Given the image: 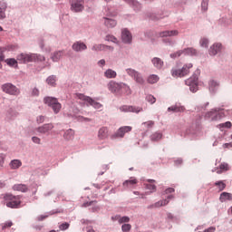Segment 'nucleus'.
<instances>
[{
  "instance_id": "obj_55",
  "label": "nucleus",
  "mask_w": 232,
  "mask_h": 232,
  "mask_svg": "<svg viewBox=\"0 0 232 232\" xmlns=\"http://www.w3.org/2000/svg\"><path fill=\"white\" fill-rule=\"evenodd\" d=\"M169 193H175V188H169L165 190V195H169Z\"/></svg>"
},
{
  "instance_id": "obj_47",
  "label": "nucleus",
  "mask_w": 232,
  "mask_h": 232,
  "mask_svg": "<svg viewBox=\"0 0 232 232\" xmlns=\"http://www.w3.org/2000/svg\"><path fill=\"white\" fill-rule=\"evenodd\" d=\"M5 51H6V47H0V62L5 61Z\"/></svg>"
},
{
  "instance_id": "obj_15",
  "label": "nucleus",
  "mask_w": 232,
  "mask_h": 232,
  "mask_svg": "<svg viewBox=\"0 0 232 232\" xmlns=\"http://www.w3.org/2000/svg\"><path fill=\"white\" fill-rule=\"evenodd\" d=\"M53 128V124L46 123V124H44L43 126L36 128V131H38V133H42L43 135H44L52 131Z\"/></svg>"
},
{
  "instance_id": "obj_58",
  "label": "nucleus",
  "mask_w": 232,
  "mask_h": 232,
  "mask_svg": "<svg viewBox=\"0 0 232 232\" xmlns=\"http://www.w3.org/2000/svg\"><path fill=\"white\" fill-rule=\"evenodd\" d=\"M5 154L1 153L0 154V165H2V166H4V164H5Z\"/></svg>"
},
{
  "instance_id": "obj_2",
  "label": "nucleus",
  "mask_w": 232,
  "mask_h": 232,
  "mask_svg": "<svg viewBox=\"0 0 232 232\" xmlns=\"http://www.w3.org/2000/svg\"><path fill=\"white\" fill-rule=\"evenodd\" d=\"M226 111L224 109L216 108L212 109L210 111L206 113L207 119H211V121H218L226 117Z\"/></svg>"
},
{
  "instance_id": "obj_7",
  "label": "nucleus",
  "mask_w": 232,
  "mask_h": 232,
  "mask_svg": "<svg viewBox=\"0 0 232 232\" xmlns=\"http://www.w3.org/2000/svg\"><path fill=\"white\" fill-rule=\"evenodd\" d=\"M2 90L9 95H19L21 93V91L12 83H5L2 85Z\"/></svg>"
},
{
  "instance_id": "obj_1",
  "label": "nucleus",
  "mask_w": 232,
  "mask_h": 232,
  "mask_svg": "<svg viewBox=\"0 0 232 232\" xmlns=\"http://www.w3.org/2000/svg\"><path fill=\"white\" fill-rule=\"evenodd\" d=\"M4 200L7 208L12 209H17L21 206V196H14L12 194H5L4 196Z\"/></svg>"
},
{
  "instance_id": "obj_20",
  "label": "nucleus",
  "mask_w": 232,
  "mask_h": 232,
  "mask_svg": "<svg viewBox=\"0 0 232 232\" xmlns=\"http://www.w3.org/2000/svg\"><path fill=\"white\" fill-rule=\"evenodd\" d=\"M86 48H88V46H86V44L82 42H75L72 44V50L74 52H82V51L86 50Z\"/></svg>"
},
{
  "instance_id": "obj_3",
  "label": "nucleus",
  "mask_w": 232,
  "mask_h": 232,
  "mask_svg": "<svg viewBox=\"0 0 232 232\" xmlns=\"http://www.w3.org/2000/svg\"><path fill=\"white\" fill-rule=\"evenodd\" d=\"M44 102V104H47V106H50L54 113H59L61 111L62 105L59 103L57 98L45 97Z\"/></svg>"
},
{
  "instance_id": "obj_36",
  "label": "nucleus",
  "mask_w": 232,
  "mask_h": 232,
  "mask_svg": "<svg viewBox=\"0 0 232 232\" xmlns=\"http://www.w3.org/2000/svg\"><path fill=\"white\" fill-rule=\"evenodd\" d=\"M162 139V133L160 132H155L150 136V140L157 142Z\"/></svg>"
},
{
  "instance_id": "obj_43",
  "label": "nucleus",
  "mask_w": 232,
  "mask_h": 232,
  "mask_svg": "<svg viewBox=\"0 0 232 232\" xmlns=\"http://www.w3.org/2000/svg\"><path fill=\"white\" fill-rule=\"evenodd\" d=\"M215 186H218L219 191H224V189H226V183H224L223 181L216 182Z\"/></svg>"
},
{
  "instance_id": "obj_63",
  "label": "nucleus",
  "mask_w": 232,
  "mask_h": 232,
  "mask_svg": "<svg viewBox=\"0 0 232 232\" xmlns=\"http://www.w3.org/2000/svg\"><path fill=\"white\" fill-rule=\"evenodd\" d=\"M6 186V184L3 181H0V189H3V188H5Z\"/></svg>"
},
{
  "instance_id": "obj_57",
  "label": "nucleus",
  "mask_w": 232,
  "mask_h": 232,
  "mask_svg": "<svg viewBox=\"0 0 232 232\" xmlns=\"http://www.w3.org/2000/svg\"><path fill=\"white\" fill-rule=\"evenodd\" d=\"M201 7L202 9L206 12V10H208V2H206V0H203L202 4H201Z\"/></svg>"
},
{
  "instance_id": "obj_62",
  "label": "nucleus",
  "mask_w": 232,
  "mask_h": 232,
  "mask_svg": "<svg viewBox=\"0 0 232 232\" xmlns=\"http://www.w3.org/2000/svg\"><path fill=\"white\" fill-rule=\"evenodd\" d=\"M167 217H168V218H169L170 220H173V218H174L173 214H171V213H168V214H167Z\"/></svg>"
},
{
  "instance_id": "obj_25",
  "label": "nucleus",
  "mask_w": 232,
  "mask_h": 232,
  "mask_svg": "<svg viewBox=\"0 0 232 232\" xmlns=\"http://www.w3.org/2000/svg\"><path fill=\"white\" fill-rule=\"evenodd\" d=\"M177 35H179V32L177 30L163 31L160 33V37H175Z\"/></svg>"
},
{
  "instance_id": "obj_26",
  "label": "nucleus",
  "mask_w": 232,
  "mask_h": 232,
  "mask_svg": "<svg viewBox=\"0 0 232 232\" xmlns=\"http://www.w3.org/2000/svg\"><path fill=\"white\" fill-rule=\"evenodd\" d=\"M63 57H64V51H57V52L53 53L51 59L53 61V63H57L59 61H61V59H63Z\"/></svg>"
},
{
  "instance_id": "obj_10",
  "label": "nucleus",
  "mask_w": 232,
  "mask_h": 232,
  "mask_svg": "<svg viewBox=\"0 0 232 232\" xmlns=\"http://www.w3.org/2000/svg\"><path fill=\"white\" fill-rule=\"evenodd\" d=\"M198 79L197 77H190L185 81L187 86H189L190 92L195 93L198 90Z\"/></svg>"
},
{
  "instance_id": "obj_37",
  "label": "nucleus",
  "mask_w": 232,
  "mask_h": 232,
  "mask_svg": "<svg viewBox=\"0 0 232 232\" xmlns=\"http://www.w3.org/2000/svg\"><path fill=\"white\" fill-rule=\"evenodd\" d=\"M219 84L218 82H215V80H212L209 82V90L210 92H215L217 88H218Z\"/></svg>"
},
{
  "instance_id": "obj_30",
  "label": "nucleus",
  "mask_w": 232,
  "mask_h": 232,
  "mask_svg": "<svg viewBox=\"0 0 232 232\" xmlns=\"http://www.w3.org/2000/svg\"><path fill=\"white\" fill-rule=\"evenodd\" d=\"M152 64L155 66V68H157L158 70H160V68L164 66V62L160 60V58L155 57L152 59Z\"/></svg>"
},
{
  "instance_id": "obj_4",
  "label": "nucleus",
  "mask_w": 232,
  "mask_h": 232,
  "mask_svg": "<svg viewBox=\"0 0 232 232\" xmlns=\"http://www.w3.org/2000/svg\"><path fill=\"white\" fill-rule=\"evenodd\" d=\"M76 96L78 99H80V101L87 102V106H92V108H95V110H101V107L102 106V104H101L99 102H96L90 96H86L82 93H78Z\"/></svg>"
},
{
  "instance_id": "obj_19",
  "label": "nucleus",
  "mask_w": 232,
  "mask_h": 232,
  "mask_svg": "<svg viewBox=\"0 0 232 232\" xmlns=\"http://www.w3.org/2000/svg\"><path fill=\"white\" fill-rule=\"evenodd\" d=\"M222 51V44H214L212 46L209 48V55H217L218 52Z\"/></svg>"
},
{
  "instance_id": "obj_56",
  "label": "nucleus",
  "mask_w": 232,
  "mask_h": 232,
  "mask_svg": "<svg viewBox=\"0 0 232 232\" xmlns=\"http://www.w3.org/2000/svg\"><path fill=\"white\" fill-rule=\"evenodd\" d=\"M126 1V3H130V5H133L134 6H138L139 2H137L136 0H124Z\"/></svg>"
},
{
  "instance_id": "obj_29",
  "label": "nucleus",
  "mask_w": 232,
  "mask_h": 232,
  "mask_svg": "<svg viewBox=\"0 0 232 232\" xmlns=\"http://www.w3.org/2000/svg\"><path fill=\"white\" fill-rule=\"evenodd\" d=\"M11 169H19L21 166H23V162L20 160H13L9 164Z\"/></svg>"
},
{
  "instance_id": "obj_24",
  "label": "nucleus",
  "mask_w": 232,
  "mask_h": 232,
  "mask_svg": "<svg viewBox=\"0 0 232 232\" xmlns=\"http://www.w3.org/2000/svg\"><path fill=\"white\" fill-rule=\"evenodd\" d=\"M121 39L123 43H131V34L127 29L121 32Z\"/></svg>"
},
{
  "instance_id": "obj_13",
  "label": "nucleus",
  "mask_w": 232,
  "mask_h": 232,
  "mask_svg": "<svg viewBox=\"0 0 232 232\" xmlns=\"http://www.w3.org/2000/svg\"><path fill=\"white\" fill-rule=\"evenodd\" d=\"M37 59L36 54L21 53L17 56V61H23V63H32Z\"/></svg>"
},
{
  "instance_id": "obj_46",
  "label": "nucleus",
  "mask_w": 232,
  "mask_h": 232,
  "mask_svg": "<svg viewBox=\"0 0 232 232\" xmlns=\"http://www.w3.org/2000/svg\"><path fill=\"white\" fill-rule=\"evenodd\" d=\"M121 230H122L123 232H129V231H130V230H131V225H130V224H123V225L121 226Z\"/></svg>"
},
{
  "instance_id": "obj_32",
  "label": "nucleus",
  "mask_w": 232,
  "mask_h": 232,
  "mask_svg": "<svg viewBox=\"0 0 232 232\" xmlns=\"http://www.w3.org/2000/svg\"><path fill=\"white\" fill-rule=\"evenodd\" d=\"M224 171H229V165L227 163H221L219 169H217L218 175L224 173Z\"/></svg>"
},
{
  "instance_id": "obj_52",
  "label": "nucleus",
  "mask_w": 232,
  "mask_h": 232,
  "mask_svg": "<svg viewBox=\"0 0 232 232\" xmlns=\"http://www.w3.org/2000/svg\"><path fill=\"white\" fill-rule=\"evenodd\" d=\"M32 140L34 144H41V138L37 137V136H34L32 138Z\"/></svg>"
},
{
  "instance_id": "obj_31",
  "label": "nucleus",
  "mask_w": 232,
  "mask_h": 232,
  "mask_svg": "<svg viewBox=\"0 0 232 232\" xmlns=\"http://www.w3.org/2000/svg\"><path fill=\"white\" fill-rule=\"evenodd\" d=\"M220 202H226V200H232V194L229 192H222L219 197Z\"/></svg>"
},
{
  "instance_id": "obj_33",
  "label": "nucleus",
  "mask_w": 232,
  "mask_h": 232,
  "mask_svg": "<svg viewBox=\"0 0 232 232\" xmlns=\"http://www.w3.org/2000/svg\"><path fill=\"white\" fill-rule=\"evenodd\" d=\"M104 76L107 79H115V77H117V72H115L111 69H108L107 71H105Z\"/></svg>"
},
{
  "instance_id": "obj_44",
  "label": "nucleus",
  "mask_w": 232,
  "mask_h": 232,
  "mask_svg": "<svg viewBox=\"0 0 232 232\" xmlns=\"http://www.w3.org/2000/svg\"><path fill=\"white\" fill-rule=\"evenodd\" d=\"M12 226H14V223L12 221H6L2 224V229H8V227H12Z\"/></svg>"
},
{
  "instance_id": "obj_61",
  "label": "nucleus",
  "mask_w": 232,
  "mask_h": 232,
  "mask_svg": "<svg viewBox=\"0 0 232 232\" xmlns=\"http://www.w3.org/2000/svg\"><path fill=\"white\" fill-rule=\"evenodd\" d=\"M99 66H104L106 64V61L104 59H102L98 62Z\"/></svg>"
},
{
  "instance_id": "obj_50",
  "label": "nucleus",
  "mask_w": 232,
  "mask_h": 232,
  "mask_svg": "<svg viewBox=\"0 0 232 232\" xmlns=\"http://www.w3.org/2000/svg\"><path fill=\"white\" fill-rule=\"evenodd\" d=\"M45 119H46L45 116L40 115V116L37 117L36 122L38 124H43V122H44Z\"/></svg>"
},
{
  "instance_id": "obj_59",
  "label": "nucleus",
  "mask_w": 232,
  "mask_h": 232,
  "mask_svg": "<svg viewBox=\"0 0 232 232\" xmlns=\"http://www.w3.org/2000/svg\"><path fill=\"white\" fill-rule=\"evenodd\" d=\"M45 218H48V215H41L37 218V220H39L40 222L44 220Z\"/></svg>"
},
{
  "instance_id": "obj_21",
  "label": "nucleus",
  "mask_w": 232,
  "mask_h": 232,
  "mask_svg": "<svg viewBox=\"0 0 232 232\" xmlns=\"http://www.w3.org/2000/svg\"><path fill=\"white\" fill-rule=\"evenodd\" d=\"M168 111H173L174 113H183V111H186V107L180 105H172L168 108Z\"/></svg>"
},
{
  "instance_id": "obj_14",
  "label": "nucleus",
  "mask_w": 232,
  "mask_h": 232,
  "mask_svg": "<svg viewBox=\"0 0 232 232\" xmlns=\"http://www.w3.org/2000/svg\"><path fill=\"white\" fill-rule=\"evenodd\" d=\"M107 86L108 90L111 92V93H119V92H121L122 83H117L113 81H111Z\"/></svg>"
},
{
  "instance_id": "obj_51",
  "label": "nucleus",
  "mask_w": 232,
  "mask_h": 232,
  "mask_svg": "<svg viewBox=\"0 0 232 232\" xmlns=\"http://www.w3.org/2000/svg\"><path fill=\"white\" fill-rule=\"evenodd\" d=\"M231 121H226L225 123L219 124V128H231Z\"/></svg>"
},
{
  "instance_id": "obj_41",
  "label": "nucleus",
  "mask_w": 232,
  "mask_h": 232,
  "mask_svg": "<svg viewBox=\"0 0 232 232\" xmlns=\"http://www.w3.org/2000/svg\"><path fill=\"white\" fill-rule=\"evenodd\" d=\"M46 81L50 86H55L56 77L54 75L49 76Z\"/></svg>"
},
{
  "instance_id": "obj_54",
  "label": "nucleus",
  "mask_w": 232,
  "mask_h": 232,
  "mask_svg": "<svg viewBox=\"0 0 232 232\" xmlns=\"http://www.w3.org/2000/svg\"><path fill=\"white\" fill-rule=\"evenodd\" d=\"M33 97H37L39 95V89L34 88L32 91Z\"/></svg>"
},
{
  "instance_id": "obj_27",
  "label": "nucleus",
  "mask_w": 232,
  "mask_h": 232,
  "mask_svg": "<svg viewBox=\"0 0 232 232\" xmlns=\"http://www.w3.org/2000/svg\"><path fill=\"white\" fill-rule=\"evenodd\" d=\"M73 137H75V130L69 129L63 134V139L65 140H73Z\"/></svg>"
},
{
  "instance_id": "obj_53",
  "label": "nucleus",
  "mask_w": 232,
  "mask_h": 232,
  "mask_svg": "<svg viewBox=\"0 0 232 232\" xmlns=\"http://www.w3.org/2000/svg\"><path fill=\"white\" fill-rule=\"evenodd\" d=\"M146 188H147V189H150V191H155L157 189V187L153 184H147Z\"/></svg>"
},
{
  "instance_id": "obj_17",
  "label": "nucleus",
  "mask_w": 232,
  "mask_h": 232,
  "mask_svg": "<svg viewBox=\"0 0 232 232\" xmlns=\"http://www.w3.org/2000/svg\"><path fill=\"white\" fill-rule=\"evenodd\" d=\"M131 130H132L131 126L121 127L115 133V137H120L121 139H122V137H124L126 133H130Z\"/></svg>"
},
{
  "instance_id": "obj_60",
  "label": "nucleus",
  "mask_w": 232,
  "mask_h": 232,
  "mask_svg": "<svg viewBox=\"0 0 232 232\" xmlns=\"http://www.w3.org/2000/svg\"><path fill=\"white\" fill-rule=\"evenodd\" d=\"M5 17H6V14H5L3 9L0 8V19H5Z\"/></svg>"
},
{
  "instance_id": "obj_11",
  "label": "nucleus",
  "mask_w": 232,
  "mask_h": 232,
  "mask_svg": "<svg viewBox=\"0 0 232 232\" xmlns=\"http://www.w3.org/2000/svg\"><path fill=\"white\" fill-rule=\"evenodd\" d=\"M71 10L72 12H82L84 10V0H72Z\"/></svg>"
},
{
  "instance_id": "obj_40",
  "label": "nucleus",
  "mask_w": 232,
  "mask_h": 232,
  "mask_svg": "<svg viewBox=\"0 0 232 232\" xmlns=\"http://www.w3.org/2000/svg\"><path fill=\"white\" fill-rule=\"evenodd\" d=\"M142 126H145L147 130H150V128H153L155 126V121H149L142 123Z\"/></svg>"
},
{
  "instance_id": "obj_18",
  "label": "nucleus",
  "mask_w": 232,
  "mask_h": 232,
  "mask_svg": "<svg viewBox=\"0 0 232 232\" xmlns=\"http://www.w3.org/2000/svg\"><path fill=\"white\" fill-rule=\"evenodd\" d=\"M108 136H109L108 127L100 128V130H98V139H100V140H105V139H108Z\"/></svg>"
},
{
  "instance_id": "obj_6",
  "label": "nucleus",
  "mask_w": 232,
  "mask_h": 232,
  "mask_svg": "<svg viewBox=\"0 0 232 232\" xmlns=\"http://www.w3.org/2000/svg\"><path fill=\"white\" fill-rule=\"evenodd\" d=\"M114 14L111 12H108L106 14V17L102 18L103 24L106 26V28H115L117 26V20L111 18L114 17Z\"/></svg>"
},
{
  "instance_id": "obj_49",
  "label": "nucleus",
  "mask_w": 232,
  "mask_h": 232,
  "mask_svg": "<svg viewBox=\"0 0 232 232\" xmlns=\"http://www.w3.org/2000/svg\"><path fill=\"white\" fill-rule=\"evenodd\" d=\"M105 41H111V43H117V38L113 35H107Z\"/></svg>"
},
{
  "instance_id": "obj_16",
  "label": "nucleus",
  "mask_w": 232,
  "mask_h": 232,
  "mask_svg": "<svg viewBox=\"0 0 232 232\" xmlns=\"http://www.w3.org/2000/svg\"><path fill=\"white\" fill-rule=\"evenodd\" d=\"M171 198H175V196L169 195L168 196V199L160 200L154 205L150 206L149 208L151 209L153 208H162V206H168V204H169V199Z\"/></svg>"
},
{
  "instance_id": "obj_9",
  "label": "nucleus",
  "mask_w": 232,
  "mask_h": 232,
  "mask_svg": "<svg viewBox=\"0 0 232 232\" xmlns=\"http://www.w3.org/2000/svg\"><path fill=\"white\" fill-rule=\"evenodd\" d=\"M126 72L130 77L134 78V81L138 82V84H144V78H142L139 72L134 69H127Z\"/></svg>"
},
{
  "instance_id": "obj_5",
  "label": "nucleus",
  "mask_w": 232,
  "mask_h": 232,
  "mask_svg": "<svg viewBox=\"0 0 232 232\" xmlns=\"http://www.w3.org/2000/svg\"><path fill=\"white\" fill-rule=\"evenodd\" d=\"M193 68L192 63H188L183 66L182 69H173L171 71L172 77H184L189 73V69Z\"/></svg>"
},
{
  "instance_id": "obj_23",
  "label": "nucleus",
  "mask_w": 232,
  "mask_h": 232,
  "mask_svg": "<svg viewBox=\"0 0 232 232\" xmlns=\"http://www.w3.org/2000/svg\"><path fill=\"white\" fill-rule=\"evenodd\" d=\"M139 181L135 178H130V179H127L123 182L124 188H135V185H137Z\"/></svg>"
},
{
  "instance_id": "obj_22",
  "label": "nucleus",
  "mask_w": 232,
  "mask_h": 232,
  "mask_svg": "<svg viewBox=\"0 0 232 232\" xmlns=\"http://www.w3.org/2000/svg\"><path fill=\"white\" fill-rule=\"evenodd\" d=\"M92 50H93L94 52H102L104 50L113 51V47L104 45V44H95V45L92 46Z\"/></svg>"
},
{
  "instance_id": "obj_34",
  "label": "nucleus",
  "mask_w": 232,
  "mask_h": 232,
  "mask_svg": "<svg viewBox=\"0 0 232 232\" xmlns=\"http://www.w3.org/2000/svg\"><path fill=\"white\" fill-rule=\"evenodd\" d=\"M120 92H121V93H125V95H131V88H130L126 83H121V89Z\"/></svg>"
},
{
  "instance_id": "obj_8",
  "label": "nucleus",
  "mask_w": 232,
  "mask_h": 232,
  "mask_svg": "<svg viewBox=\"0 0 232 232\" xmlns=\"http://www.w3.org/2000/svg\"><path fill=\"white\" fill-rule=\"evenodd\" d=\"M182 53H184V55H197V50L193 47H188L187 49L180 50L176 52L175 53L170 54V57L172 59H175L176 57H180Z\"/></svg>"
},
{
  "instance_id": "obj_48",
  "label": "nucleus",
  "mask_w": 232,
  "mask_h": 232,
  "mask_svg": "<svg viewBox=\"0 0 232 232\" xmlns=\"http://www.w3.org/2000/svg\"><path fill=\"white\" fill-rule=\"evenodd\" d=\"M70 227V224L69 223H63L59 226V229L60 231H66V229H68Z\"/></svg>"
},
{
  "instance_id": "obj_28",
  "label": "nucleus",
  "mask_w": 232,
  "mask_h": 232,
  "mask_svg": "<svg viewBox=\"0 0 232 232\" xmlns=\"http://www.w3.org/2000/svg\"><path fill=\"white\" fill-rule=\"evenodd\" d=\"M14 191H21L22 193H26L28 191V187L24 184H15L13 187Z\"/></svg>"
},
{
  "instance_id": "obj_42",
  "label": "nucleus",
  "mask_w": 232,
  "mask_h": 232,
  "mask_svg": "<svg viewBox=\"0 0 232 232\" xmlns=\"http://www.w3.org/2000/svg\"><path fill=\"white\" fill-rule=\"evenodd\" d=\"M199 44L200 46H202V48H208L209 41L208 40V38H202L199 42Z\"/></svg>"
},
{
  "instance_id": "obj_39",
  "label": "nucleus",
  "mask_w": 232,
  "mask_h": 232,
  "mask_svg": "<svg viewBox=\"0 0 232 232\" xmlns=\"http://www.w3.org/2000/svg\"><path fill=\"white\" fill-rule=\"evenodd\" d=\"M146 102H150V104H155V102H157V98L151 94H148L146 96Z\"/></svg>"
},
{
  "instance_id": "obj_12",
  "label": "nucleus",
  "mask_w": 232,
  "mask_h": 232,
  "mask_svg": "<svg viewBox=\"0 0 232 232\" xmlns=\"http://www.w3.org/2000/svg\"><path fill=\"white\" fill-rule=\"evenodd\" d=\"M120 111H124L125 113H128V112L140 113V111H142V107L123 105V106L120 107Z\"/></svg>"
},
{
  "instance_id": "obj_35",
  "label": "nucleus",
  "mask_w": 232,
  "mask_h": 232,
  "mask_svg": "<svg viewBox=\"0 0 232 232\" xmlns=\"http://www.w3.org/2000/svg\"><path fill=\"white\" fill-rule=\"evenodd\" d=\"M159 77L157 76V74H151L148 77V82L150 84H155V82H159Z\"/></svg>"
},
{
  "instance_id": "obj_38",
  "label": "nucleus",
  "mask_w": 232,
  "mask_h": 232,
  "mask_svg": "<svg viewBox=\"0 0 232 232\" xmlns=\"http://www.w3.org/2000/svg\"><path fill=\"white\" fill-rule=\"evenodd\" d=\"M8 66H17V60L14 58H8L5 61Z\"/></svg>"
},
{
  "instance_id": "obj_45",
  "label": "nucleus",
  "mask_w": 232,
  "mask_h": 232,
  "mask_svg": "<svg viewBox=\"0 0 232 232\" xmlns=\"http://www.w3.org/2000/svg\"><path fill=\"white\" fill-rule=\"evenodd\" d=\"M118 222H119V224H126V223L130 222V218L124 216V217H122V218H120L118 219Z\"/></svg>"
},
{
  "instance_id": "obj_64",
  "label": "nucleus",
  "mask_w": 232,
  "mask_h": 232,
  "mask_svg": "<svg viewBox=\"0 0 232 232\" xmlns=\"http://www.w3.org/2000/svg\"><path fill=\"white\" fill-rule=\"evenodd\" d=\"M87 232H95V230L93 228H89Z\"/></svg>"
}]
</instances>
